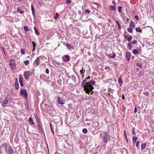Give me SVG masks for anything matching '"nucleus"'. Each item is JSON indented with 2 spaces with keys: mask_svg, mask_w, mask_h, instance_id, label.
<instances>
[{
  "mask_svg": "<svg viewBox=\"0 0 154 154\" xmlns=\"http://www.w3.org/2000/svg\"><path fill=\"white\" fill-rule=\"evenodd\" d=\"M87 81V79L83 81L82 82V86L84 87V90L87 93L89 94L91 93V94H92L93 92L92 91V90L94 88V87L90 85V82H85Z\"/></svg>",
  "mask_w": 154,
  "mask_h": 154,
  "instance_id": "nucleus-1",
  "label": "nucleus"
},
{
  "mask_svg": "<svg viewBox=\"0 0 154 154\" xmlns=\"http://www.w3.org/2000/svg\"><path fill=\"white\" fill-rule=\"evenodd\" d=\"M110 138L109 134L106 132H105L103 134V140L105 143H108L109 139Z\"/></svg>",
  "mask_w": 154,
  "mask_h": 154,
  "instance_id": "nucleus-2",
  "label": "nucleus"
},
{
  "mask_svg": "<svg viewBox=\"0 0 154 154\" xmlns=\"http://www.w3.org/2000/svg\"><path fill=\"white\" fill-rule=\"evenodd\" d=\"M20 93L26 99L28 98L27 93L26 89H22L21 88Z\"/></svg>",
  "mask_w": 154,
  "mask_h": 154,
  "instance_id": "nucleus-3",
  "label": "nucleus"
},
{
  "mask_svg": "<svg viewBox=\"0 0 154 154\" xmlns=\"http://www.w3.org/2000/svg\"><path fill=\"white\" fill-rule=\"evenodd\" d=\"M32 74V72L30 71H26L24 73V76L25 79L28 80L29 79V77Z\"/></svg>",
  "mask_w": 154,
  "mask_h": 154,
  "instance_id": "nucleus-4",
  "label": "nucleus"
},
{
  "mask_svg": "<svg viewBox=\"0 0 154 154\" xmlns=\"http://www.w3.org/2000/svg\"><path fill=\"white\" fill-rule=\"evenodd\" d=\"M10 99V96L9 95H8L5 99L2 102V106H3L5 104H7L9 100Z\"/></svg>",
  "mask_w": 154,
  "mask_h": 154,
  "instance_id": "nucleus-5",
  "label": "nucleus"
},
{
  "mask_svg": "<svg viewBox=\"0 0 154 154\" xmlns=\"http://www.w3.org/2000/svg\"><path fill=\"white\" fill-rule=\"evenodd\" d=\"M62 59L65 62H68L70 60V57L68 55H64L62 57Z\"/></svg>",
  "mask_w": 154,
  "mask_h": 154,
  "instance_id": "nucleus-6",
  "label": "nucleus"
},
{
  "mask_svg": "<svg viewBox=\"0 0 154 154\" xmlns=\"http://www.w3.org/2000/svg\"><path fill=\"white\" fill-rule=\"evenodd\" d=\"M40 60L39 58V57H38L35 60L33 63V65L35 66H38L40 63Z\"/></svg>",
  "mask_w": 154,
  "mask_h": 154,
  "instance_id": "nucleus-7",
  "label": "nucleus"
},
{
  "mask_svg": "<svg viewBox=\"0 0 154 154\" xmlns=\"http://www.w3.org/2000/svg\"><path fill=\"white\" fill-rule=\"evenodd\" d=\"M10 66L12 69H13L15 66V60H14L12 59L9 63Z\"/></svg>",
  "mask_w": 154,
  "mask_h": 154,
  "instance_id": "nucleus-8",
  "label": "nucleus"
},
{
  "mask_svg": "<svg viewBox=\"0 0 154 154\" xmlns=\"http://www.w3.org/2000/svg\"><path fill=\"white\" fill-rule=\"evenodd\" d=\"M58 101L60 104L63 105L65 103L64 100H63L62 99L59 97H58Z\"/></svg>",
  "mask_w": 154,
  "mask_h": 154,
  "instance_id": "nucleus-9",
  "label": "nucleus"
},
{
  "mask_svg": "<svg viewBox=\"0 0 154 154\" xmlns=\"http://www.w3.org/2000/svg\"><path fill=\"white\" fill-rule=\"evenodd\" d=\"M65 46L69 50H71V49H74V47L73 46L68 43H66L65 45Z\"/></svg>",
  "mask_w": 154,
  "mask_h": 154,
  "instance_id": "nucleus-10",
  "label": "nucleus"
},
{
  "mask_svg": "<svg viewBox=\"0 0 154 154\" xmlns=\"http://www.w3.org/2000/svg\"><path fill=\"white\" fill-rule=\"evenodd\" d=\"M31 9L32 12V14L34 17L35 16V8L32 4L31 5Z\"/></svg>",
  "mask_w": 154,
  "mask_h": 154,
  "instance_id": "nucleus-11",
  "label": "nucleus"
},
{
  "mask_svg": "<svg viewBox=\"0 0 154 154\" xmlns=\"http://www.w3.org/2000/svg\"><path fill=\"white\" fill-rule=\"evenodd\" d=\"M126 57L127 58L128 60L129 61L131 57V53L127 51L126 52Z\"/></svg>",
  "mask_w": 154,
  "mask_h": 154,
  "instance_id": "nucleus-12",
  "label": "nucleus"
},
{
  "mask_svg": "<svg viewBox=\"0 0 154 154\" xmlns=\"http://www.w3.org/2000/svg\"><path fill=\"white\" fill-rule=\"evenodd\" d=\"M129 26L131 28H134L135 27V26L134 23L132 21H131L129 23Z\"/></svg>",
  "mask_w": 154,
  "mask_h": 154,
  "instance_id": "nucleus-13",
  "label": "nucleus"
},
{
  "mask_svg": "<svg viewBox=\"0 0 154 154\" xmlns=\"http://www.w3.org/2000/svg\"><path fill=\"white\" fill-rule=\"evenodd\" d=\"M109 9L110 11H115L116 10V7L114 5H110L109 6Z\"/></svg>",
  "mask_w": 154,
  "mask_h": 154,
  "instance_id": "nucleus-14",
  "label": "nucleus"
},
{
  "mask_svg": "<svg viewBox=\"0 0 154 154\" xmlns=\"http://www.w3.org/2000/svg\"><path fill=\"white\" fill-rule=\"evenodd\" d=\"M28 121L30 125H33L35 124L34 122L33 121L32 119L30 117L29 118Z\"/></svg>",
  "mask_w": 154,
  "mask_h": 154,
  "instance_id": "nucleus-15",
  "label": "nucleus"
},
{
  "mask_svg": "<svg viewBox=\"0 0 154 154\" xmlns=\"http://www.w3.org/2000/svg\"><path fill=\"white\" fill-rule=\"evenodd\" d=\"M118 81L120 86H122V85L123 84V82L121 77H120Z\"/></svg>",
  "mask_w": 154,
  "mask_h": 154,
  "instance_id": "nucleus-16",
  "label": "nucleus"
},
{
  "mask_svg": "<svg viewBox=\"0 0 154 154\" xmlns=\"http://www.w3.org/2000/svg\"><path fill=\"white\" fill-rule=\"evenodd\" d=\"M132 52L134 54H138L139 53V51L136 49L133 50Z\"/></svg>",
  "mask_w": 154,
  "mask_h": 154,
  "instance_id": "nucleus-17",
  "label": "nucleus"
},
{
  "mask_svg": "<svg viewBox=\"0 0 154 154\" xmlns=\"http://www.w3.org/2000/svg\"><path fill=\"white\" fill-rule=\"evenodd\" d=\"M131 43H128L127 44L128 48L129 50H131L132 48V46L131 45Z\"/></svg>",
  "mask_w": 154,
  "mask_h": 154,
  "instance_id": "nucleus-18",
  "label": "nucleus"
},
{
  "mask_svg": "<svg viewBox=\"0 0 154 154\" xmlns=\"http://www.w3.org/2000/svg\"><path fill=\"white\" fill-rule=\"evenodd\" d=\"M116 24H117L118 27V28L119 29H121V25L120 24L119 22L116 20Z\"/></svg>",
  "mask_w": 154,
  "mask_h": 154,
  "instance_id": "nucleus-19",
  "label": "nucleus"
},
{
  "mask_svg": "<svg viewBox=\"0 0 154 154\" xmlns=\"http://www.w3.org/2000/svg\"><path fill=\"white\" fill-rule=\"evenodd\" d=\"M146 146V143H142L141 145V148L142 150L144 149L145 147Z\"/></svg>",
  "mask_w": 154,
  "mask_h": 154,
  "instance_id": "nucleus-20",
  "label": "nucleus"
},
{
  "mask_svg": "<svg viewBox=\"0 0 154 154\" xmlns=\"http://www.w3.org/2000/svg\"><path fill=\"white\" fill-rule=\"evenodd\" d=\"M32 43L33 44V47L34 48L32 50V52H33L35 50V47H36V44L35 43V42H32Z\"/></svg>",
  "mask_w": 154,
  "mask_h": 154,
  "instance_id": "nucleus-21",
  "label": "nucleus"
},
{
  "mask_svg": "<svg viewBox=\"0 0 154 154\" xmlns=\"http://www.w3.org/2000/svg\"><path fill=\"white\" fill-rule=\"evenodd\" d=\"M23 78L22 77L21 75H20L19 77V81L20 82H22L23 81Z\"/></svg>",
  "mask_w": 154,
  "mask_h": 154,
  "instance_id": "nucleus-22",
  "label": "nucleus"
},
{
  "mask_svg": "<svg viewBox=\"0 0 154 154\" xmlns=\"http://www.w3.org/2000/svg\"><path fill=\"white\" fill-rule=\"evenodd\" d=\"M34 29L35 31V34L37 35H39V32L36 29V28L35 27H34Z\"/></svg>",
  "mask_w": 154,
  "mask_h": 154,
  "instance_id": "nucleus-23",
  "label": "nucleus"
},
{
  "mask_svg": "<svg viewBox=\"0 0 154 154\" xmlns=\"http://www.w3.org/2000/svg\"><path fill=\"white\" fill-rule=\"evenodd\" d=\"M137 139V137H133L132 138V140L133 141V142L135 143Z\"/></svg>",
  "mask_w": 154,
  "mask_h": 154,
  "instance_id": "nucleus-24",
  "label": "nucleus"
},
{
  "mask_svg": "<svg viewBox=\"0 0 154 154\" xmlns=\"http://www.w3.org/2000/svg\"><path fill=\"white\" fill-rule=\"evenodd\" d=\"M136 31L138 32H141L142 31V30L138 28H136Z\"/></svg>",
  "mask_w": 154,
  "mask_h": 154,
  "instance_id": "nucleus-25",
  "label": "nucleus"
},
{
  "mask_svg": "<svg viewBox=\"0 0 154 154\" xmlns=\"http://www.w3.org/2000/svg\"><path fill=\"white\" fill-rule=\"evenodd\" d=\"M122 8V7L120 6H119L118 7V10L119 12L120 13L121 12Z\"/></svg>",
  "mask_w": 154,
  "mask_h": 154,
  "instance_id": "nucleus-26",
  "label": "nucleus"
},
{
  "mask_svg": "<svg viewBox=\"0 0 154 154\" xmlns=\"http://www.w3.org/2000/svg\"><path fill=\"white\" fill-rule=\"evenodd\" d=\"M90 85H91V86H92L91 85L92 84L93 85H94L95 84V81H93V80H91L90 81Z\"/></svg>",
  "mask_w": 154,
  "mask_h": 154,
  "instance_id": "nucleus-27",
  "label": "nucleus"
},
{
  "mask_svg": "<svg viewBox=\"0 0 154 154\" xmlns=\"http://www.w3.org/2000/svg\"><path fill=\"white\" fill-rule=\"evenodd\" d=\"M9 152V153L11 154L13 152V150L11 148H10L8 149Z\"/></svg>",
  "mask_w": 154,
  "mask_h": 154,
  "instance_id": "nucleus-28",
  "label": "nucleus"
},
{
  "mask_svg": "<svg viewBox=\"0 0 154 154\" xmlns=\"http://www.w3.org/2000/svg\"><path fill=\"white\" fill-rule=\"evenodd\" d=\"M15 86L16 89L18 90L19 88V85L18 83H15Z\"/></svg>",
  "mask_w": 154,
  "mask_h": 154,
  "instance_id": "nucleus-29",
  "label": "nucleus"
},
{
  "mask_svg": "<svg viewBox=\"0 0 154 154\" xmlns=\"http://www.w3.org/2000/svg\"><path fill=\"white\" fill-rule=\"evenodd\" d=\"M17 11L20 13L21 14H23V12H24V11H22L18 8L17 9Z\"/></svg>",
  "mask_w": 154,
  "mask_h": 154,
  "instance_id": "nucleus-30",
  "label": "nucleus"
},
{
  "mask_svg": "<svg viewBox=\"0 0 154 154\" xmlns=\"http://www.w3.org/2000/svg\"><path fill=\"white\" fill-rule=\"evenodd\" d=\"M127 31L129 32H132V30L131 29V28H128L127 29Z\"/></svg>",
  "mask_w": 154,
  "mask_h": 154,
  "instance_id": "nucleus-31",
  "label": "nucleus"
},
{
  "mask_svg": "<svg viewBox=\"0 0 154 154\" xmlns=\"http://www.w3.org/2000/svg\"><path fill=\"white\" fill-rule=\"evenodd\" d=\"M132 37L131 36V35L129 36L128 38H127L128 41V42H130L132 40Z\"/></svg>",
  "mask_w": 154,
  "mask_h": 154,
  "instance_id": "nucleus-32",
  "label": "nucleus"
},
{
  "mask_svg": "<svg viewBox=\"0 0 154 154\" xmlns=\"http://www.w3.org/2000/svg\"><path fill=\"white\" fill-rule=\"evenodd\" d=\"M54 63L57 64L58 65H60V63L57 60H55L54 61Z\"/></svg>",
  "mask_w": 154,
  "mask_h": 154,
  "instance_id": "nucleus-33",
  "label": "nucleus"
},
{
  "mask_svg": "<svg viewBox=\"0 0 154 154\" xmlns=\"http://www.w3.org/2000/svg\"><path fill=\"white\" fill-rule=\"evenodd\" d=\"M23 28L26 31H28L29 29L28 27L26 26H25L23 27Z\"/></svg>",
  "mask_w": 154,
  "mask_h": 154,
  "instance_id": "nucleus-34",
  "label": "nucleus"
},
{
  "mask_svg": "<svg viewBox=\"0 0 154 154\" xmlns=\"http://www.w3.org/2000/svg\"><path fill=\"white\" fill-rule=\"evenodd\" d=\"M29 61L28 60H26L24 62V64L26 65H28L29 64Z\"/></svg>",
  "mask_w": 154,
  "mask_h": 154,
  "instance_id": "nucleus-35",
  "label": "nucleus"
},
{
  "mask_svg": "<svg viewBox=\"0 0 154 154\" xmlns=\"http://www.w3.org/2000/svg\"><path fill=\"white\" fill-rule=\"evenodd\" d=\"M112 55H111V58H114L116 57V54H115V53H112Z\"/></svg>",
  "mask_w": 154,
  "mask_h": 154,
  "instance_id": "nucleus-36",
  "label": "nucleus"
},
{
  "mask_svg": "<svg viewBox=\"0 0 154 154\" xmlns=\"http://www.w3.org/2000/svg\"><path fill=\"white\" fill-rule=\"evenodd\" d=\"M50 128H51V131H52V132L53 134H54V131L53 130V129L52 128V124L51 123H50Z\"/></svg>",
  "mask_w": 154,
  "mask_h": 154,
  "instance_id": "nucleus-37",
  "label": "nucleus"
},
{
  "mask_svg": "<svg viewBox=\"0 0 154 154\" xmlns=\"http://www.w3.org/2000/svg\"><path fill=\"white\" fill-rule=\"evenodd\" d=\"M131 43L133 44H136L137 43V42L136 40H134L131 42Z\"/></svg>",
  "mask_w": 154,
  "mask_h": 154,
  "instance_id": "nucleus-38",
  "label": "nucleus"
},
{
  "mask_svg": "<svg viewBox=\"0 0 154 154\" xmlns=\"http://www.w3.org/2000/svg\"><path fill=\"white\" fill-rule=\"evenodd\" d=\"M2 146V147H4L5 148H6L8 146V145L7 144V143H4L3 144Z\"/></svg>",
  "mask_w": 154,
  "mask_h": 154,
  "instance_id": "nucleus-39",
  "label": "nucleus"
},
{
  "mask_svg": "<svg viewBox=\"0 0 154 154\" xmlns=\"http://www.w3.org/2000/svg\"><path fill=\"white\" fill-rule=\"evenodd\" d=\"M82 131L84 133H86L88 131V130L86 128H84L82 129Z\"/></svg>",
  "mask_w": 154,
  "mask_h": 154,
  "instance_id": "nucleus-40",
  "label": "nucleus"
},
{
  "mask_svg": "<svg viewBox=\"0 0 154 154\" xmlns=\"http://www.w3.org/2000/svg\"><path fill=\"white\" fill-rule=\"evenodd\" d=\"M20 52L21 54H24L25 53V51L24 49H22L21 50Z\"/></svg>",
  "mask_w": 154,
  "mask_h": 154,
  "instance_id": "nucleus-41",
  "label": "nucleus"
},
{
  "mask_svg": "<svg viewBox=\"0 0 154 154\" xmlns=\"http://www.w3.org/2000/svg\"><path fill=\"white\" fill-rule=\"evenodd\" d=\"M137 66H138L140 67H142V65L140 63H137Z\"/></svg>",
  "mask_w": 154,
  "mask_h": 154,
  "instance_id": "nucleus-42",
  "label": "nucleus"
},
{
  "mask_svg": "<svg viewBox=\"0 0 154 154\" xmlns=\"http://www.w3.org/2000/svg\"><path fill=\"white\" fill-rule=\"evenodd\" d=\"M85 12L87 13L88 14H89L90 12V11L88 9H86L85 11Z\"/></svg>",
  "mask_w": 154,
  "mask_h": 154,
  "instance_id": "nucleus-43",
  "label": "nucleus"
},
{
  "mask_svg": "<svg viewBox=\"0 0 154 154\" xmlns=\"http://www.w3.org/2000/svg\"><path fill=\"white\" fill-rule=\"evenodd\" d=\"M56 17H54V18L55 19H57V17H58V14L57 13L56 14Z\"/></svg>",
  "mask_w": 154,
  "mask_h": 154,
  "instance_id": "nucleus-44",
  "label": "nucleus"
},
{
  "mask_svg": "<svg viewBox=\"0 0 154 154\" xmlns=\"http://www.w3.org/2000/svg\"><path fill=\"white\" fill-rule=\"evenodd\" d=\"M85 72V70L84 69H83L80 71V72L81 74H82L83 73H84Z\"/></svg>",
  "mask_w": 154,
  "mask_h": 154,
  "instance_id": "nucleus-45",
  "label": "nucleus"
},
{
  "mask_svg": "<svg viewBox=\"0 0 154 154\" xmlns=\"http://www.w3.org/2000/svg\"><path fill=\"white\" fill-rule=\"evenodd\" d=\"M45 72L47 74H49V71L48 69L47 68L45 70Z\"/></svg>",
  "mask_w": 154,
  "mask_h": 154,
  "instance_id": "nucleus-46",
  "label": "nucleus"
},
{
  "mask_svg": "<svg viewBox=\"0 0 154 154\" xmlns=\"http://www.w3.org/2000/svg\"><path fill=\"white\" fill-rule=\"evenodd\" d=\"M71 2V1L70 0H67L66 1V3L67 4H69Z\"/></svg>",
  "mask_w": 154,
  "mask_h": 154,
  "instance_id": "nucleus-47",
  "label": "nucleus"
},
{
  "mask_svg": "<svg viewBox=\"0 0 154 154\" xmlns=\"http://www.w3.org/2000/svg\"><path fill=\"white\" fill-rule=\"evenodd\" d=\"M139 141H137L136 142V146L137 147H138L139 144Z\"/></svg>",
  "mask_w": 154,
  "mask_h": 154,
  "instance_id": "nucleus-48",
  "label": "nucleus"
},
{
  "mask_svg": "<svg viewBox=\"0 0 154 154\" xmlns=\"http://www.w3.org/2000/svg\"><path fill=\"white\" fill-rule=\"evenodd\" d=\"M135 18H136L137 20L139 19V17L137 16H135Z\"/></svg>",
  "mask_w": 154,
  "mask_h": 154,
  "instance_id": "nucleus-49",
  "label": "nucleus"
},
{
  "mask_svg": "<svg viewBox=\"0 0 154 154\" xmlns=\"http://www.w3.org/2000/svg\"><path fill=\"white\" fill-rule=\"evenodd\" d=\"M137 112V109L136 107H135L134 109V112L136 113Z\"/></svg>",
  "mask_w": 154,
  "mask_h": 154,
  "instance_id": "nucleus-50",
  "label": "nucleus"
},
{
  "mask_svg": "<svg viewBox=\"0 0 154 154\" xmlns=\"http://www.w3.org/2000/svg\"><path fill=\"white\" fill-rule=\"evenodd\" d=\"M132 134L134 135H135V132L134 131V129H133V131H132Z\"/></svg>",
  "mask_w": 154,
  "mask_h": 154,
  "instance_id": "nucleus-51",
  "label": "nucleus"
},
{
  "mask_svg": "<svg viewBox=\"0 0 154 154\" xmlns=\"http://www.w3.org/2000/svg\"><path fill=\"white\" fill-rule=\"evenodd\" d=\"M124 135L125 136V138L128 141L127 139V137H126V133L125 132L124 133Z\"/></svg>",
  "mask_w": 154,
  "mask_h": 154,
  "instance_id": "nucleus-52",
  "label": "nucleus"
},
{
  "mask_svg": "<svg viewBox=\"0 0 154 154\" xmlns=\"http://www.w3.org/2000/svg\"><path fill=\"white\" fill-rule=\"evenodd\" d=\"M111 54H107V56H108L109 58H111Z\"/></svg>",
  "mask_w": 154,
  "mask_h": 154,
  "instance_id": "nucleus-53",
  "label": "nucleus"
},
{
  "mask_svg": "<svg viewBox=\"0 0 154 154\" xmlns=\"http://www.w3.org/2000/svg\"><path fill=\"white\" fill-rule=\"evenodd\" d=\"M20 85L21 86L23 87V84L22 82H20Z\"/></svg>",
  "mask_w": 154,
  "mask_h": 154,
  "instance_id": "nucleus-54",
  "label": "nucleus"
},
{
  "mask_svg": "<svg viewBox=\"0 0 154 154\" xmlns=\"http://www.w3.org/2000/svg\"><path fill=\"white\" fill-rule=\"evenodd\" d=\"M15 83H18V81L17 79L16 80Z\"/></svg>",
  "mask_w": 154,
  "mask_h": 154,
  "instance_id": "nucleus-55",
  "label": "nucleus"
},
{
  "mask_svg": "<svg viewBox=\"0 0 154 154\" xmlns=\"http://www.w3.org/2000/svg\"><path fill=\"white\" fill-rule=\"evenodd\" d=\"M112 3L113 4H114V5H116V3L115 2H114V1H113L112 2Z\"/></svg>",
  "mask_w": 154,
  "mask_h": 154,
  "instance_id": "nucleus-56",
  "label": "nucleus"
},
{
  "mask_svg": "<svg viewBox=\"0 0 154 154\" xmlns=\"http://www.w3.org/2000/svg\"><path fill=\"white\" fill-rule=\"evenodd\" d=\"M90 78V77L89 76L87 78V80H88V79H89Z\"/></svg>",
  "mask_w": 154,
  "mask_h": 154,
  "instance_id": "nucleus-57",
  "label": "nucleus"
},
{
  "mask_svg": "<svg viewBox=\"0 0 154 154\" xmlns=\"http://www.w3.org/2000/svg\"><path fill=\"white\" fill-rule=\"evenodd\" d=\"M124 37L125 38H127V36L126 35H124Z\"/></svg>",
  "mask_w": 154,
  "mask_h": 154,
  "instance_id": "nucleus-58",
  "label": "nucleus"
},
{
  "mask_svg": "<svg viewBox=\"0 0 154 154\" xmlns=\"http://www.w3.org/2000/svg\"><path fill=\"white\" fill-rule=\"evenodd\" d=\"M37 120V122L38 123H39V120H38V119H36Z\"/></svg>",
  "mask_w": 154,
  "mask_h": 154,
  "instance_id": "nucleus-59",
  "label": "nucleus"
},
{
  "mask_svg": "<svg viewBox=\"0 0 154 154\" xmlns=\"http://www.w3.org/2000/svg\"><path fill=\"white\" fill-rule=\"evenodd\" d=\"M122 98H123V100H124V99L125 98V97H123Z\"/></svg>",
  "mask_w": 154,
  "mask_h": 154,
  "instance_id": "nucleus-60",
  "label": "nucleus"
},
{
  "mask_svg": "<svg viewBox=\"0 0 154 154\" xmlns=\"http://www.w3.org/2000/svg\"><path fill=\"white\" fill-rule=\"evenodd\" d=\"M102 135V134H100V136H101V135Z\"/></svg>",
  "mask_w": 154,
  "mask_h": 154,
  "instance_id": "nucleus-61",
  "label": "nucleus"
},
{
  "mask_svg": "<svg viewBox=\"0 0 154 154\" xmlns=\"http://www.w3.org/2000/svg\"><path fill=\"white\" fill-rule=\"evenodd\" d=\"M54 66H56V65H55V64H54Z\"/></svg>",
  "mask_w": 154,
  "mask_h": 154,
  "instance_id": "nucleus-62",
  "label": "nucleus"
},
{
  "mask_svg": "<svg viewBox=\"0 0 154 154\" xmlns=\"http://www.w3.org/2000/svg\"><path fill=\"white\" fill-rule=\"evenodd\" d=\"M54 66H56V65H55V64H54Z\"/></svg>",
  "mask_w": 154,
  "mask_h": 154,
  "instance_id": "nucleus-63",
  "label": "nucleus"
},
{
  "mask_svg": "<svg viewBox=\"0 0 154 154\" xmlns=\"http://www.w3.org/2000/svg\"><path fill=\"white\" fill-rule=\"evenodd\" d=\"M54 66H56V65H55V64H54Z\"/></svg>",
  "mask_w": 154,
  "mask_h": 154,
  "instance_id": "nucleus-64",
  "label": "nucleus"
}]
</instances>
